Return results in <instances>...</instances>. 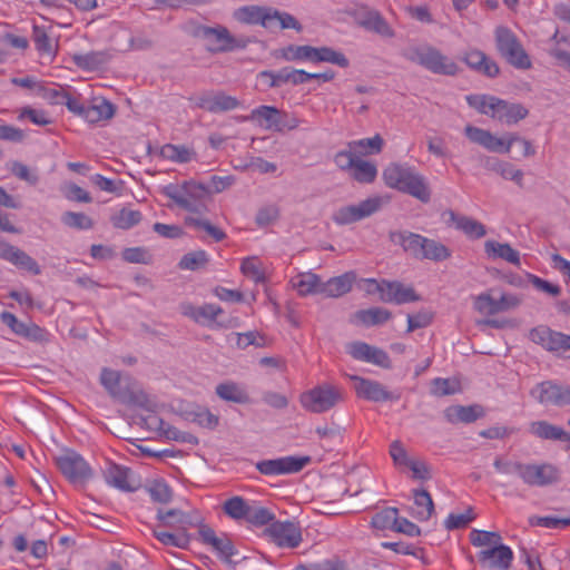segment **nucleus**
<instances>
[{"label":"nucleus","instance_id":"nucleus-61","mask_svg":"<svg viewBox=\"0 0 570 570\" xmlns=\"http://www.w3.org/2000/svg\"><path fill=\"white\" fill-rule=\"evenodd\" d=\"M32 40L35 42L36 49L40 53L50 55L53 52L51 40H50L45 27H40L37 24L33 26Z\"/></svg>","mask_w":570,"mask_h":570},{"label":"nucleus","instance_id":"nucleus-20","mask_svg":"<svg viewBox=\"0 0 570 570\" xmlns=\"http://www.w3.org/2000/svg\"><path fill=\"white\" fill-rule=\"evenodd\" d=\"M240 101L224 91H207L195 98V106L208 112H226L239 107Z\"/></svg>","mask_w":570,"mask_h":570},{"label":"nucleus","instance_id":"nucleus-44","mask_svg":"<svg viewBox=\"0 0 570 570\" xmlns=\"http://www.w3.org/2000/svg\"><path fill=\"white\" fill-rule=\"evenodd\" d=\"M320 62H330L341 68H347L350 66V61L344 53L330 47H314L312 63Z\"/></svg>","mask_w":570,"mask_h":570},{"label":"nucleus","instance_id":"nucleus-12","mask_svg":"<svg viewBox=\"0 0 570 570\" xmlns=\"http://www.w3.org/2000/svg\"><path fill=\"white\" fill-rule=\"evenodd\" d=\"M520 479L529 487H548L560 481L559 469L551 463H522Z\"/></svg>","mask_w":570,"mask_h":570},{"label":"nucleus","instance_id":"nucleus-58","mask_svg":"<svg viewBox=\"0 0 570 570\" xmlns=\"http://www.w3.org/2000/svg\"><path fill=\"white\" fill-rule=\"evenodd\" d=\"M502 541L500 533L473 529L470 532V542L474 547L495 546Z\"/></svg>","mask_w":570,"mask_h":570},{"label":"nucleus","instance_id":"nucleus-15","mask_svg":"<svg viewBox=\"0 0 570 570\" xmlns=\"http://www.w3.org/2000/svg\"><path fill=\"white\" fill-rule=\"evenodd\" d=\"M266 534L281 548H296L302 542V530L294 521H274L266 529Z\"/></svg>","mask_w":570,"mask_h":570},{"label":"nucleus","instance_id":"nucleus-51","mask_svg":"<svg viewBox=\"0 0 570 570\" xmlns=\"http://www.w3.org/2000/svg\"><path fill=\"white\" fill-rule=\"evenodd\" d=\"M275 514L267 508L249 504L246 521L255 527H263L274 522Z\"/></svg>","mask_w":570,"mask_h":570},{"label":"nucleus","instance_id":"nucleus-36","mask_svg":"<svg viewBox=\"0 0 570 570\" xmlns=\"http://www.w3.org/2000/svg\"><path fill=\"white\" fill-rule=\"evenodd\" d=\"M291 282L301 296L322 294L323 282L317 274L312 272L299 273Z\"/></svg>","mask_w":570,"mask_h":570},{"label":"nucleus","instance_id":"nucleus-59","mask_svg":"<svg viewBox=\"0 0 570 570\" xmlns=\"http://www.w3.org/2000/svg\"><path fill=\"white\" fill-rule=\"evenodd\" d=\"M62 223L75 229H91L92 219L83 213L66 212L61 217Z\"/></svg>","mask_w":570,"mask_h":570},{"label":"nucleus","instance_id":"nucleus-18","mask_svg":"<svg viewBox=\"0 0 570 570\" xmlns=\"http://www.w3.org/2000/svg\"><path fill=\"white\" fill-rule=\"evenodd\" d=\"M198 534L202 542L212 547V549L224 562L235 563L232 558L237 553V551L234 543L226 534L218 537L213 528L203 522L199 523Z\"/></svg>","mask_w":570,"mask_h":570},{"label":"nucleus","instance_id":"nucleus-19","mask_svg":"<svg viewBox=\"0 0 570 570\" xmlns=\"http://www.w3.org/2000/svg\"><path fill=\"white\" fill-rule=\"evenodd\" d=\"M350 379L355 382L354 390L356 395L361 399L372 402L396 401L400 399L399 394L394 395L377 381L364 379L358 375H350Z\"/></svg>","mask_w":570,"mask_h":570},{"label":"nucleus","instance_id":"nucleus-3","mask_svg":"<svg viewBox=\"0 0 570 570\" xmlns=\"http://www.w3.org/2000/svg\"><path fill=\"white\" fill-rule=\"evenodd\" d=\"M237 21L245 24H259L267 30L295 29L302 30L301 23L292 14L281 12L271 7L245 6L234 12Z\"/></svg>","mask_w":570,"mask_h":570},{"label":"nucleus","instance_id":"nucleus-10","mask_svg":"<svg viewBox=\"0 0 570 570\" xmlns=\"http://www.w3.org/2000/svg\"><path fill=\"white\" fill-rule=\"evenodd\" d=\"M465 136L474 144H478L489 151L509 154L514 142H520L525 138L515 132L509 134L505 138H498L489 130L468 125L464 128Z\"/></svg>","mask_w":570,"mask_h":570},{"label":"nucleus","instance_id":"nucleus-34","mask_svg":"<svg viewBox=\"0 0 570 570\" xmlns=\"http://www.w3.org/2000/svg\"><path fill=\"white\" fill-rule=\"evenodd\" d=\"M115 106L106 99H95L91 105H87L82 118L89 124L109 120L115 116Z\"/></svg>","mask_w":570,"mask_h":570},{"label":"nucleus","instance_id":"nucleus-24","mask_svg":"<svg viewBox=\"0 0 570 570\" xmlns=\"http://www.w3.org/2000/svg\"><path fill=\"white\" fill-rule=\"evenodd\" d=\"M0 320L18 336L38 343H42L48 340V333L46 330L41 328L32 322L23 323L10 312H2L0 314Z\"/></svg>","mask_w":570,"mask_h":570},{"label":"nucleus","instance_id":"nucleus-53","mask_svg":"<svg viewBox=\"0 0 570 570\" xmlns=\"http://www.w3.org/2000/svg\"><path fill=\"white\" fill-rule=\"evenodd\" d=\"M208 263L205 250H195L185 254L178 263V267L185 271H197L204 268Z\"/></svg>","mask_w":570,"mask_h":570},{"label":"nucleus","instance_id":"nucleus-50","mask_svg":"<svg viewBox=\"0 0 570 570\" xmlns=\"http://www.w3.org/2000/svg\"><path fill=\"white\" fill-rule=\"evenodd\" d=\"M397 517L399 510L396 508H385L372 517L371 524L379 530H394Z\"/></svg>","mask_w":570,"mask_h":570},{"label":"nucleus","instance_id":"nucleus-63","mask_svg":"<svg viewBox=\"0 0 570 570\" xmlns=\"http://www.w3.org/2000/svg\"><path fill=\"white\" fill-rule=\"evenodd\" d=\"M11 264L20 269L29 272L32 275H39L41 273V268L38 263L20 248L18 249Z\"/></svg>","mask_w":570,"mask_h":570},{"label":"nucleus","instance_id":"nucleus-31","mask_svg":"<svg viewBox=\"0 0 570 570\" xmlns=\"http://www.w3.org/2000/svg\"><path fill=\"white\" fill-rule=\"evenodd\" d=\"M483 166L485 169L499 174L502 178L514 181L519 187H523V171L515 168L511 163L495 157H484Z\"/></svg>","mask_w":570,"mask_h":570},{"label":"nucleus","instance_id":"nucleus-35","mask_svg":"<svg viewBox=\"0 0 570 570\" xmlns=\"http://www.w3.org/2000/svg\"><path fill=\"white\" fill-rule=\"evenodd\" d=\"M448 214L455 228L463 232L468 237L479 239L487 234L482 223L468 216L458 215L453 210H449Z\"/></svg>","mask_w":570,"mask_h":570},{"label":"nucleus","instance_id":"nucleus-60","mask_svg":"<svg viewBox=\"0 0 570 570\" xmlns=\"http://www.w3.org/2000/svg\"><path fill=\"white\" fill-rule=\"evenodd\" d=\"M147 492L155 502L168 503L173 493L168 484L161 480H154L148 487Z\"/></svg>","mask_w":570,"mask_h":570},{"label":"nucleus","instance_id":"nucleus-22","mask_svg":"<svg viewBox=\"0 0 570 570\" xmlns=\"http://www.w3.org/2000/svg\"><path fill=\"white\" fill-rule=\"evenodd\" d=\"M476 557L483 568L509 570L513 560V552L510 547L500 542L492 548L479 551Z\"/></svg>","mask_w":570,"mask_h":570},{"label":"nucleus","instance_id":"nucleus-23","mask_svg":"<svg viewBox=\"0 0 570 570\" xmlns=\"http://www.w3.org/2000/svg\"><path fill=\"white\" fill-rule=\"evenodd\" d=\"M348 354L357 360L375 364L383 368H391V358L389 354L376 346H372L364 342H353L347 346Z\"/></svg>","mask_w":570,"mask_h":570},{"label":"nucleus","instance_id":"nucleus-32","mask_svg":"<svg viewBox=\"0 0 570 570\" xmlns=\"http://www.w3.org/2000/svg\"><path fill=\"white\" fill-rule=\"evenodd\" d=\"M390 239L394 244H399L402 248L410 253L414 258L420 259L425 237L412 232H391Z\"/></svg>","mask_w":570,"mask_h":570},{"label":"nucleus","instance_id":"nucleus-45","mask_svg":"<svg viewBox=\"0 0 570 570\" xmlns=\"http://www.w3.org/2000/svg\"><path fill=\"white\" fill-rule=\"evenodd\" d=\"M414 503L417 508L415 518L420 521H426L434 512V503L426 490H413Z\"/></svg>","mask_w":570,"mask_h":570},{"label":"nucleus","instance_id":"nucleus-4","mask_svg":"<svg viewBox=\"0 0 570 570\" xmlns=\"http://www.w3.org/2000/svg\"><path fill=\"white\" fill-rule=\"evenodd\" d=\"M161 191L179 208L195 214L207 210L206 203L212 193L208 186L195 180L184 181L180 186L169 184Z\"/></svg>","mask_w":570,"mask_h":570},{"label":"nucleus","instance_id":"nucleus-5","mask_svg":"<svg viewBox=\"0 0 570 570\" xmlns=\"http://www.w3.org/2000/svg\"><path fill=\"white\" fill-rule=\"evenodd\" d=\"M100 383L107 392L119 402L149 410L151 402L148 395L129 384L122 385L120 372L104 367L100 373Z\"/></svg>","mask_w":570,"mask_h":570},{"label":"nucleus","instance_id":"nucleus-17","mask_svg":"<svg viewBox=\"0 0 570 570\" xmlns=\"http://www.w3.org/2000/svg\"><path fill=\"white\" fill-rule=\"evenodd\" d=\"M380 207V198H367L356 205L341 207L334 213L333 220L338 225H348L371 216L377 212Z\"/></svg>","mask_w":570,"mask_h":570},{"label":"nucleus","instance_id":"nucleus-37","mask_svg":"<svg viewBox=\"0 0 570 570\" xmlns=\"http://www.w3.org/2000/svg\"><path fill=\"white\" fill-rule=\"evenodd\" d=\"M529 432L541 440L564 441L570 439V434L562 428L547 421H534L530 423Z\"/></svg>","mask_w":570,"mask_h":570},{"label":"nucleus","instance_id":"nucleus-13","mask_svg":"<svg viewBox=\"0 0 570 570\" xmlns=\"http://www.w3.org/2000/svg\"><path fill=\"white\" fill-rule=\"evenodd\" d=\"M530 394L543 405L559 407L570 405V386L557 384L552 381H544L537 384L535 387L530 391Z\"/></svg>","mask_w":570,"mask_h":570},{"label":"nucleus","instance_id":"nucleus-64","mask_svg":"<svg viewBox=\"0 0 570 570\" xmlns=\"http://www.w3.org/2000/svg\"><path fill=\"white\" fill-rule=\"evenodd\" d=\"M475 519L472 508H469L464 513H451L444 521L448 530H455L465 528L471 521Z\"/></svg>","mask_w":570,"mask_h":570},{"label":"nucleus","instance_id":"nucleus-21","mask_svg":"<svg viewBox=\"0 0 570 570\" xmlns=\"http://www.w3.org/2000/svg\"><path fill=\"white\" fill-rule=\"evenodd\" d=\"M461 60L474 72L488 78H497L500 67L494 59L476 48H470L463 52Z\"/></svg>","mask_w":570,"mask_h":570},{"label":"nucleus","instance_id":"nucleus-30","mask_svg":"<svg viewBox=\"0 0 570 570\" xmlns=\"http://www.w3.org/2000/svg\"><path fill=\"white\" fill-rule=\"evenodd\" d=\"M355 281L356 274L354 272H346L323 282L321 292L327 297H341L352 289Z\"/></svg>","mask_w":570,"mask_h":570},{"label":"nucleus","instance_id":"nucleus-47","mask_svg":"<svg viewBox=\"0 0 570 570\" xmlns=\"http://www.w3.org/2000/svg\"><path fill=\"white\" fill-rule=\"evenodd\" d=\"M142 215L139 210L121 208L118 213L110 217V222L115 228L129 229L141 222Z\"/></svg>","mask_w":570,"mask_h":570},{"label":"nucleus","instance_id":"nucleus-48","mask_svg":"<svg viewBox=\"0 0 570 570\" xmlns=\"http://www.w3.org/2000/svg\"><path fill=\"white\" fill-rule=\"evenodd\" d=\"M154 535L160 541L164 546L176 547L180 549H186L190 542V534L187 531H181L177 534L159 531L154 529Z\"/></svg>","mask_w":570,"mask_h":570},{"label":"nucleus","instance_id":"nucleus-46","mask_svg":"<svg viewBox=\"0 0 570 570\" xmlns=\"http://www.w3.org/2000/svg\"><path fill=\"white\" fill-rule=\"evenodd\" d=\"M314 47L308 45H289L279 50V57L286 61L313 62Z\"/></svg>","mask_w":570,"mask_h":570},{"label":"nucleus","instance_id":"nucleus-40","mask_svg":"<svg viewBox=\"0 0 570 570\" xmlns=\"http://www.w3.org/2000/svg\"><path fill=\"white\" fill-rule=\"evenodd\" d=\"M283 117H286V114H283L276 107L273 106H259L255 108L250 114V119H263L266 122V128H274L276 130H283Z\"/></svg>","mask_w":570,"mask_h":570},{"label":"nucleus","instance_id":"nucleus-16","mask_svg":"<svg viewBox=\"0 0 570 570\" xmlns=\"http://www.w3.org/2000/svg\"><path fill=\"white\" fill-rule=\"evenodd\" d=\"M529 338L549 352L570 351V335L553 331L546 325L533 327L529 333Z\"/></svg>","mask_w":570,"mask_h":570},{"label":"nucleus","instance_id":"nucleus-33","mask_svg":"<svg viewBox=\"0 0 570 570\" xmlns=\"http://www.w3.org/2000/svg\"><path fill=\"white\" fill-rule=\"evenodd\" d=\"M111 58V55L104 51H90L87 53H75L71 56L72 62L81 70L96 71L105 66Z\"/></svg>","mask_w":570,"mask_h":570},{"label":"nucleus","instance_id":"nucleus-25","mask_svg":"<svg viewBox=\"0 0 570 570\" xmlns=\"http://www.w3.org/2000/svg\"><path fill=\"white\" fill-rule=\"evenodd\" d=\"M157 520L164 527L176 528L181 531H187L188 528L199 527L202 519L194 512H184L179 509L163 510L157 512Z\"/></svg>","mask_w":570,"mask_h":570},{"label":"nucleus","instance_id":"nucleus-11","mask_svg":"<svg viewBox=\"0 0 570 570\" xmlns=\"http://www.w3.org/2000/svg\"><path fill=\"white\" fill-rule=\"evenodd\" d=\"M56 464L71 483H86L92 476V470L87 461L72 450H67L57 456Z\"/></svg>","mask_w":570,"mask_h":570},{"label":"nucleus","instance_id":"nucleus-55","mask_svg":"<svg viewBox=\"0 0 570 570\" xmlns=\"http://www.w3.org/2000/svg\"><path fill=\"white\" fill-rule=\"evenodd\" d=\"M156 421L159 423V429L163 431L164 435L173 441L177 442H186L190 444H197L198 440L196 436L188 432H183L178 430L175 426H171L169 424H165V422L161 419L155 417Z\"/></svg>","mask_w":570,"mask_h":570},{"label":"nucleus","instance_id":"nucleus-8","mask_svg":"<svg viewBox=\"0 0 570 570\" xmlns=\"http://www.w3.org/2000/svg\"><path fill=\"white\" fill-rule=\"evenodd\" d=\"M494 40L497 51L509 65L520 70H528L532 67V61L522 43L508 27H497Z\"/></svg>","mask_w":570,"mask_h":570},{"label":"nucleus","instance_id":"nucleus-14","mask_svg":"<svg viewBox=\"0 0 570 570\" xmlns=\"http://www.w3.org/2000/svg\"><path fill=\"white\" fill-rule=\"evenodd\" d=\"M311 463V456H284L272 460H262L256 469L264 475L292 474L303 470Z\"/></svg>","mask_w":570,"mask_h":570},{"label":"nucleus","instance_id":"nucleus-52","mask_svg":"<svg viewBox=\"0 0 570 570\" xmlns=\"http://www.w3.org/2000/svg\"><path fill=\"white\" fill-rule=\"evenodd\" d=\"M249 503L242 497H233L225 501L224 512L235 520H245Z\"/></svg>","mask_w":570,"mask_h":570},{"label":"nucleus","instance_id":"nucleus-1","mask_svg":"<svg viewBox=\"0 0 570 570\" xmlns=\"http://www.w3.org/2000/svg\"><path fill=\"white\" fill-rule=\"evenodd\" d=\"M468 105L480 114L489 116L507 125H513L529 115L528 108L521 104L509 102L491 95H469Z\"/></svg>","mask_w":570,"mask_h":570},{"label":"nucleus","instance_id":"nucleus-56","mask_svg":"<svg viewBox=\"0 0 570 570\" xmlns=\"http://www.w3.org/2000/svg\"><path fill=\"white\" fill-rule=\"evenodd\" d=\"M383 144V138L380 135H375L372 138L353 141L350 144V147L360 154H377L382 150Z\"/></svg>","mask_w":570,"mask_h":570},{"label":"nucleus","instance_id":"nucleus-38","mask_svg":"<svg viewBox=\"0 0 570 570\" xmlns=\"http://www.w3.org/2000/svg\"><path fill=\"white\" fill-rule=\"evenodd\" d=\"M484 252L491 258H501L515 266L520 265V254L513 249L508 243H499L495 240H487Z\"/></svg>","mask_w":570,"mask_h":570},{"label":"nucleus","instance_id":"nucleus-42","mask_svg":"<svg viewBox=\"0 0 570 570\" xmlns=\"http://www.w3.org/2000/svg\"><path fill=\"white\" fill-rule=\"evenodd\" d=\"M452 252L442 243L425 237L420 259H429L433 262H443L450 258Z\"/></svg>","mask_w":570,"mask_h":570},{"label":"nucleus","instance_id":"nucleus-57","mask_svg":"<svg viewBox=\"0 0 570 570\" xmlns=\"http://www.w3.org/2000/svg\"><path fill=\"white\" fill-rule=\"evenodd\" d=\"M474 308L484 315H495L500 313L497 298L491 295V291L481 293L474 298Z\"/></svg>","mask_w":570,"mask_h":570},{"label":"nucleus","instance_id":"nucleus-27","mask_svg":"<svg viewBox=\"0 0 570 570\" xmlns=\"http://www.w3.org/2000/svg\"><path fill=\"white\" fill-rule=\"evenodd\" d=\"M357 23L365 30L383 38H393L395 32L385 18L376 10H364L357 16Z\"/></svg>","mask_w":570,"mask_h":570},{"label":"nucleus","instance_id":"nucleus-9","mask_svg":"<svg viewBox=\"0 0 570 570\" xmlns=\"http://www.w3.org/2000/svg\"><path fill=\"white\" fill-rule=\"evenodd\" d=\"M194 36L205 40L207 50L213 53L244 49L248 43V40L233 37L227 28L220 26H198L194 30Z\"/></svg>","mask_w":570,"mask_h":570},{"label":"nucleus","instance_id":"nucleus-28","mask_svg":"<svg viewBox=\"0 0 570 570\" xmlns=\"http://www.w3.org/2000/svg\"><path fill=\"white\" fill-rule=\"evenodd\" d=\"M444 416L450 423H472L484 416V409L479 404L452 405L444 410Z\"/></svg>","mask_w":570,"mask_h":570},{"label":"nucleus","instance_id":"nucleus-62","mask_svg":"<svg viewBox=\"0 0 570 570\" xmlns=\"http://www.w3.org/2000/svg\"><path fill=\"white\" fill-rule=\"evenodd\" d=\"M185 223L189 226H194L196 228L204 229L208 235H210L216 242H222L226 238L225 232L219 229L218 227L214 226L209 220L207 219H199L194 217H187L185 219Z\"/></svg>","mask_w":570,"mask_h":570},{"label":"nucleus","instance_id":"nucleus-43","mask_svg":"<svg viewBox=\"0 0 570 570\" xmlns=\"http://www.w3.org/2000/svg\"><path fill=\"white\" fill-rule=\"evenodd\" d=\"M160 156L167 160L186 164L196 158V153L183 145L166 144L160 148Z\"/></svg>","mask_w":570,"mask_h":570},{"label":"nucleus","instance_id":"nucleus-54","mask_svg":"<svg viewBox=\"0 0 570 570\" xmlns=\"http://www.w3.org/2000/svg\"><path fill=\"white\" fill-rule=\"evenodd\" d=\"M460 392V383L456 380L436 377L431 383V393L435 396L453 395Z\"/></svg>","mask_w":570,"mask_h":570},{"label":"nucleus","instance_id":"nucleus-29","mask_svg":"<svg viewBox=\"0 0 570 570\" xmlns=\"http://www.w3.org/2000/svg\"><path fill=\"white\" fill-rule=\"evenodd\" d=\"M104 475L106 482L118 490L134 492L137 489L130 481L129 468L112 463L104 471Z\"/></svg>","mask_w":570,"mask_h":570},{"label":"nucleus","instance_id":"nucleus-39","mask_svg":"<svg viewBox=\"0 0 570 570\" xmlns=\"http://www.w3.org/2000/svg\"><path fill=\"white\" fill-rule=\"evenodd\" d=\"M215 391L218 397L227 402L247 404L250 401L248 393L235 382L220 383Z\"/></svg>","mask_w":570,"mask_h":570},{"label":"nucleus","instance_id":"nucleus-7","mask_svg":"<svg viewBox=\"0 0 570 570\" xmlns=\"http://www.w3.org/2000/svg\"><path fill=\"white\" fill-rule=\"evenodd\" d=\"M404 57L435 75L455 76L460 70L454 60L431 46L411 48Z\"/></svg>","mask_w":570,"mask_h":570},{"label":"nucleus","instance_id":"nucleus-6","mask_svg":"<svg viewBox=\"0 0 570 570\" xmlns=\"http://www.w3.org/2000/svg\"><path fill=\"white\" fill-rule=\"evenodd\" d=\"M343 401V389L331 383L318 384L299 395L302 407L314 414L328 412Z\"/></svg>","mask_w":570,"mask_h":570},{"label":"nucleus","instance_id":"nucleus-41","mask_svg":"<svg viewBox=\"0 0 570 570\" xmlns=\"http://www.w3.org/2000/svg\"><path fill=\"white\" fill-rule=\"evenodd\" d=\"M355 317L364 326L370 327L386 323L392 317V313L383 307H371L357 311Z\"/></svg>","mask_w":570,"mask_h":570},{"label":"nucleus","instance_id":"nucleus-49","mask_svg":"<svg viewBox=\"0 0 570 570\" xmlns=\"http://www.w3.org/2000/svg\"><path fill=\"white\" fill-rule=\"evenodd\" d=\"M350 174L356 181L368 184L376 178L377 169L374 164L357 158Z\"/></svg>","mask_w":570,"mask_h":570},{"label":"nucleus","instance_id":"nucleus-2","mask_svg":"<svg viewBox=\"0 0 570 570\" xmlns=\"http://www.w3.org/2000/svg\"><path fill=\"white\" fill-rule=\"evenodd\" d=\"M383 179L390 188L409 194L423 203H428L431 198V190L425 178L410 166L390 164L383 170Z\"/></svg>","mask_w":570,"mask_h":570},{"label":"nucleus","instance_id":"nucleus-26","mask_svg":"<svg viewBox=\"0 0 570 570\" xmlns=\"http://www.w3.org/2000/svg\"><path fill=\"white\" fill-rule=\"evenodd\" d=\"M183 315L191 318L199 324H217L224 326V323L219 321V316L224 313L223 308L216 304H204L202 306H194L193 304L181 305Z\"/></svg>","mask_w":570,"mask_h":570}]
</instances>
